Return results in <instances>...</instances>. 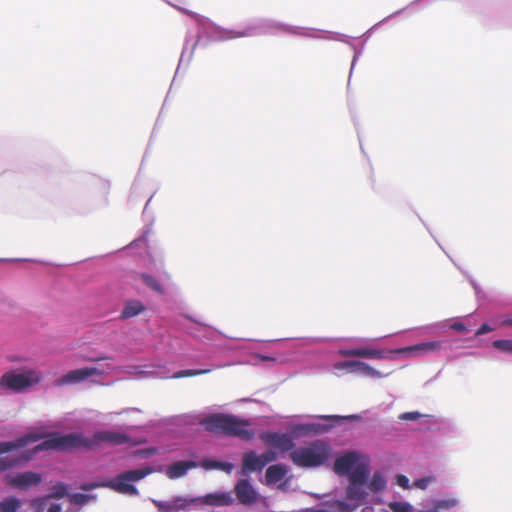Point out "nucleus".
Listing matches in <instances>:
<instances>
[{
	"mask_svg": "<svg viewBox=\"0 0 512 512\" xmlns=\"http://www.w3.org/2000/svg\"><path fill=\"white\" fill-rule=\"evenodd\" d=\"M201 425L208 432L237 437L246 441L252 439L255 435L254 431L248 428L250 426L248 420L239 419L232 414H212L204 418Z\"/></svg>",
	"mask_w": 512,
	"mask_h": 512,
	"instance_id": "1",
	"label": "nucleus"
},
{
	"mask_svg": "<svg viewBox=\"0 0 512 512\" xmlns=\"http://www.w3.org/2000/svg\"><path fill=\"white\" fill-rule=\"evenodd\" d=\"M151 473H153V469L147 466L140 469L122 472L111 480H108L101 484L83 486L82 488L87 490L95 487H105L120 494L135 496L138 495L139 492L133 483L142 480Z\"/></svg>",
	"mask_w": 512,
	"mask_h": 512,
	"instance_id": "2",
	"label": "nucleus"
},
{
	"mask_svg": "<svg viewBox=\"0 0 512 512\" xmlns=\"http://www.w3.org/2000/svg\"><path fill=\"white\" fill-rule=\"evenodd\" d=\"M330 446L321 440H315L309 445L299 447L289 454L292 462L299 467H318L324 464L330 456Z\"/></svg>",
	"mask_w": 512,
	"mask_h": 512,
	"instance_id": "3",
	"label": "nucleus"
},
{
	"mask_svg": "<svg viewBox=\"0 0 512 512\" xmlns=\"http://www.w3.org/2000/svg\"><path fill=\"white\" fill-rule=\"evenodd\" d=\"M76 448L92 449L91 439L82 433H69L65 435L51 433L48 435V439L34 448V452L44 450L67 451Z\"/></svg>",
	"mask_w": 512,
	"mask_h": 512,
	"instance_id": "4",
	"label": "nucleus"
},
{
	"mask_svg": "<svg viewBox=\"0 0 512 512\" xmlns=\"http://www.w3.org/2000/svg\"><path fill=\"white\" fill-rule=\"evenodd\" d=\"M41 381V374L33 369L22 373L8 371L0 377V387L4 390L21 393Z\"/></svg>",
	"mask_w": 512,
	"mask_h": 512,
	"instance_id": "5",
	"label": "nucleus"
},
{
	"mask_svg": "<svg viewBox=\"0 0 512 512\" xmlns=\"http://www.w3.org/2000/svg\"><path fill=\"white\" fill-rule=\"evenodd\" d=\"M90 439L92 442V448L98 446L100 443H109L111 445H137L139 443L137 441H133L128 435L113 430L97 431Z\"/></svg>",
	"mask_w": 512,
	"mask_h": 512,
	"instance_id": "6",
	"label": "nucleus"
},
{
	"mask_svg": "<svg viewBox=\"0 0 512 512\" xmlns=\"http://www.w3.org/2000/svg\"><path fill=\"white\" fill-rule=\"evenodd\" d=\"M102 370L97 367H83L74 369L63 375L58 381V385L76 384L82 382L92 376L101 375Z\"/></svg>",
	"mask_w": 512,
	"mask_h": 512,
	"instance_id": "7",
	"label": "nucleus"
},
{
	"mask_svg": "<svg viewBox=\"0 0 512 512\" xmlns=\"http://www.w3.org/2000/svg\"><path fill=\"white\" fill-rule=\"evenodd\" d=\"M391 353H395V350L388 351L385 349H375L371 347H358L340 351V354L344 357H363L370 359H384Z\"/></svg>",
	"mask_w": 512,
	"mask_h": 512,
	"instance_id": "8",
	"label": "nucleus"
},
{
	"mask_svg": "<svg viewBox=\"0 0 512 512\" xmlns=\"http://www.w3.org/2000/svg\"><path fill=\"white\" fill-rule=\"evenodd\" d=\"M42 481V476L39 473L32 471H25L8 478V484L20 490H26L31 486H36Z\"/></svg>",
	"mask_w": 512,
	"mask_h": 512,
	"instance_id": "9",
	"label": "nucleus"
},
{
	"mask_svg": "<svg viewBox=\"0 0 512 512\" xmlns=\"http://www.w3.org/2000/svg\"><path fill=\"white\" fill-rule=\"evenodd\" d=\"M238 501L243 505L254 504L258 499V493L247 479L239 480L234 488Z\"/></svg>",
	"mask_w": 512,
	"mask_h": 512,
	"instance_id": "10",
	"label": "nucleus"
},
{
	"mask_svg": "<svg viewBox=\"0 0 512 512\" xmlns=\"http://www.w3.org/2000/svg\"><path fill=\"white\" fill-rule=\"evenodd\" d=\"M442 347L441 341L422 342L412 346L399 348L395 350L397 354H412V355H427L440 350Z\"/></svg>",
	"mask_w": 512,
	"mask_h": 512,
	"instance_id": "11",
	"label": "nucleus"
},
{
	"mask_svg": "<svg viewBox=\"0 0 512 512\" xmlns=\"http://www.w3.org/2000/svg\"><path fill=\"white\" fill-rule=\"evenodd\" d=\"M261 439L282 452L289 451L294 446L293 440L288 434L269 432L261 435Z\"/></svg>",
	"mask_w": 512,
	"mask_h": 512,
	"instance_id": "12",
	"label": "nucleus"
},
{
	"mask_svg": "<svg viewBox=\"0 0 512 512\" xmlns=\"http://www.w3.org/2000/svg\"><path fill=\"white\" fill-rule=\"evenodd\" d=\"M336 369H345L349 372H360L372 377L380 376L374 368L362 361H345L335 365Z\"/></svg>",
	"mask_w": 512,
	"mask_h": 512,
	"instance_id": "13",
	"label": "nucleus"
},
{
	"mask_svg": "<svg viewBox=\"0 0 512 512\" xmlns=\"http://www.w3.org/2000/svg\"><path fill=\"white\" fill-rule=\"evenodd\" d=\"M197 466L198 463L192 460L177 461L166 468L165 474L169 479H178L185 476L188 470Z\"/></svg>",
	"mask_w": 512,
	"mask_h": 512,
	"instance_id": "14",
	"label": "nucleus"
},
{
	"mask_svg": "<svg viewBox=\"0 0 512 512\" xmlns=\"http://www.w3.org/2000/svg\"><path fill=\"white\" fill-rule=\"evenodd\" d=\"M358 461L356 452H348L345 455L338 457L334 463V471L338 475L348 474Z\"/></svg>",
	"mask_w": 512,
	"mask_h": 512,
	"instance_id": "15",
	"label": "nucleus"
},
{
	"mask_svg": "<svg viewBox=\"0 0 512 512\" xmlns=\"http://www.w3.org/2000/svg\"><path fill=\"white\" fill-rule=\"evenodd\" d=\"M202 503L215 507L230 506L234 503V498L231 492H216L205 495Z\"/></svg>",
	"mask_w": 512,
	"mask_h": 512,
	"instance_id": "16",
	"label": "nucleus"
},
{
	"mask_svg": "<svg viewBox=\"0 0 512 512\" xmlns=\"http://www.w3.org/2000/svg\"><path fill=\"white\" fill-rule=\"evenodd\" d=\"M261 455H257L254 451L246 452L242 459L243 472L261 471L264 468Z\"/></svg>",
	"mask_w": 512,
	"mask_h": 512,
	"instance_id": "17",
	"label": "nucleus"
},
{
	"mask_svg": "<svg viewBox=\"0 0 512 512\" xmlns=\"http://www.w3.org/2000/svg\"><path fill=\"white\" fill-rule=\"evenodd\" d=\"M366 484L349 482L346 489V498L356 504L362 503L368 496Z\"/></svg>",
	"mask_w": 512,
	"mask_h": 512,
	"instance_id": "18",
	"label": "nucleus"
},
{
	"mask_svg": "<svg viewBox=\"0 0 512 512\" xmlns=\"http://www.w3.org/2000/svg\"><path fill=\"white\" fill-rule=\"evenodd\" d=\"M286 473H287V469L284 465H282V464L271 465L266 470V474H265L266 481L269 484H275V483L281 481L285 477Z\"/></svg>",
	"mask_w": 512,
	"mask_h": 512,
	"instance_id": "19",
	"label": "nucleus"
},
{
	"mask_svg": "<svg viewBox=\"0 0 512 512\" xmlns=\"http://www.w3.org/2000/svg\"><path fill=\"white\" fill-rule=\"evenodd\" d=\"M370 475V469L366 464H358L349 475V481L366 484Z\"/></svg>",
	"mask_w": 512,
	"mask_h": 512,
	"instance_id": "20",
	"label": "nucleus"
},
{
	"mask_svg": "<svg viewBox=\"0 0 512 512\" xmlns=\"http://www.w3.org/2000/svg\"><path fill=\"white\" fill-rule=\"evenodd\" d=\"M145 310V306L140 301H130L127 302L124 309L121 312V318L128 319L138 314L142 313Z\"/></svg>",
	"mask_w": 512,
	"mask_h": 512,
	"instance_id": "21",
	"label": "nucleus"
},
{
	"mask_svg": "<svg viewBox=\"0 0 512 512\" xmlns=\"http://www.w3.org/2000/svg\"><path fill=\"white\" fill-rule=\"evenodd\" d=\"M366 485L371 492L377 493L386 488V480L380 472H375Z\"/></svg>",
	"mask_w": 512,
	"mask_h": 512,
	"instance_id": "22",
	"label": "nucleus"
},
{
	"mask_svg": "<svg viewBox=\"0 0 512 512\" xmlns=\"http://www.w3.org/2000/svg\"><path fill=\"white\" fill-rule=\"evenodd\" d=\"M138 276L148 288L158 294H164V289L161 283L155 277L147 273H139Z\"/></svg>",
	"mask_w": 512,
	"mask_h": 512,
	"instance_id": "23",
	"label": "nucleus"
},
{
	"mask_svg": "<svg viewBox=\"0 0 512 512\" xmlns=\"http://www.w3.org/2000/svg\"><path fill=\"white\" fill-rule=\"evenodd\" d=\"M21 502L16 497H7L0 502V512H17Z\"/></svg>",
	"mask_w": 512,
	"mask_h": 512,
	"instance_id": "24",
	"label": "nucleus"
},
{
	"mask_svg": "<svg viewBox=\"0 0 512 512\" xmlns=\"http://www.w3.org/2000/svg\"><path fill=\"white\" fill-rule=\"evenodd\" d=\"M202 467L205 468V469H221L227 473H230L233 468H234V465L232 463H229V462H220V461H203L202 462Z\"/></svg>",
	"mask_w": 512,
	"mask_h": 512,
	"instance_id": "25",
	"label": "nucleus"
},
{
	"mask_svg": "<svg viewBox=\"0 0 512 512\" xmlns=\"http://www.w3.org/2000/svg\"><path fill=\"white\" fill-rule=\"evenodd\" d=\"M52 495H48L45 497L35 498L31 501V507L34 512H46L52 498Z\"/></svg>",
	"mask_w": 512,
	"mask_h": 512,
	"instance_id": "26",
	"label": "nucleus"
},
{
	"mask_svg": "<svg viewBox=\"0 0 512 512\" xmlns=\"http://www.w3.org/2000/svg\"><path fill=\"white\" fill-rule=\"evenodd\" d=\"M212 369H189V370H181L176 372L172 378L178 379V378H184V377H192V376H198L203 375L211 372Z\"/></svg>",
	"mask_w": 512,
	"mask_h": 512,
	"instance_id": "27",
	"label": "nucleus"
},
{
	"mask_svg": "<svg viewBox=\"0 0 512 512\" xmlns=\"http://www.w3.org/2000/svg\"><path fill=\"white\" fill-rule=\"evenodd\" d=\"M458 501L455 498H447L437 500L434 503V510L432 512H438L439 510H447L457 506Z\"/></svg>",
	"mask_w": 512,
	"mask_h": 512,
	"instance_id": "28",
	"label": "nucleus"
},
{
	"mask_svg": "<svg viewBox=\"0 0 512 512\" xmlns=\"http://www.w3.org/2000/svg\"><path fill=\"white\" fill-rule=\"evenodd\" d=\"M493 347L499 351L505 352V353H512V340L505 339V340H495L492 343Z\"/></svg>",
	"mask_w": 512,
	"mask_h": 512,
	"instance_id": "29",
	"label": "nucleus"
},
{
	"mask_svg": "<svg viewBox=\"0 0 512 512\" xmlns=\"http://www.w3.org/2000/svg\"><path fill=\"white\" fill-rule=\"evenodd\" d=\"M388 506L393 512H412L411 505L406 502H390Z\"/></svg>",
	"mask_w": 512,
	"mask_h": 512,
	"instance_id": "30",
	"label": "nucleus"
},
{
	"mask_svg": "<svg viewBox=\"0 0 512 512\" xmlns=\"http://www.w3.org/2000/svg\"><path fill=\"white\" fill-rule=\"evenodd\" d=\"M434 481H435V478L432 476L424 477V478L416 479L413 482V486L415 488L425 490L428 487V485Z\"/></svg>",
	"mask_w": 512,
	"mask_h": 512,
	"instance_id": "31",
	"label": "nucleus"
},
{
	"mask_svg": "<svg viewBox=\"0 0 512 512\" xmlns=\"http://www.w3.org/2000/svg\"><path fill=\"white\" fill-rule=\"evenodd\" d=\"M358 506V504L351 505L345 501H337L335 504L339 512H353Z\"/></svg>",
	"mask_w": 512,
	"mask_h": 512,
	"instance_id": "32",
	"label": "nucleus"
},
{
	"mask_svg": "<svg viewBox=\"0 0 512 512\" xmlns=\"http://www.w3.org/2000/svg\"><path fill=\"white\" fill-rule=\"evenodd\" d=\"M421 416L422 415L417 411L405 412L399 415V419L405 421H415L418 420Z\"/></svg>",
	"mask_w": 512,
	"mask_h": 512,
	"instance_id": "33",
	"label": "nucleus"
},
{
	"mask_svg": "<svg viewBox=\"0 0 512 512\" xmlns=\"http://www.w3.org/2000/svg\"><path fill=\"white\" fill-rule=\"evenodd\" d=\"M261 458L264 466H266L268 463L273 462L277 459V454L274 451L269 450L261 454Z\"/></svg>",
	"mask_w": 512,
	"mask_h": 512,
	"instance_id": "34",
	"label": "nucleus"
},
{
	"mask_svg": "<svg viewBox=\"0 0 512 512\" xmlns=\"http://www.w3.org/2000/svg\"><path fill=\"white\" fill-rule=\"evenodd\" d=\"M396 483L403 489H408L410 487L409 479L405 475H398Z\"/></svg>",
	"mask_w": 512,
	"mask_h": 512,
	"instance_id": "35",
	"label": "nucleus"
},
{
	"mask_svg": "<svg viewBox=\"0 0 512 512\" xmlns=\"http://www.w3.org/2000/svg\"><path fill=\"white\" fill-rule=\"evenodd\" d=\"M156 506L160 512H172L174 506L169 503L158 502Z\"/></svg>",
	"mask_w": 512,
	"mask_h": 512,
	"instance_id": "36",
	"label": "nucleus"
},
{
	"mask_svg": "<svg viewBox=\"0 0 512 512\" xmlns=\"http://www.w3.org/2000/svg\"><path fill=\"white\" fill-rule=\"evenodd\" d=\"M491 330L492 328L488 324L484 323L478 328L476 335H483L490 332Z\"/></svg>",
	"mask_w": 512,
	"mask_h": 512,
	"instance_id": "37",
	"label": "nucleus"
},
{
	"mask_svg": "<svg viewBox=\"0 0 512 512\" xmlns=\"http://www.w3.org/2000/svg\"><path fill=\"white\" fill-rule=\"evenodd\" d=\"M46 512H62V507L58 503H50Z\"/></svg>",
	"mask_w": 512,
	"mask_h": 512,
	"instance_id": "38",
	"label": "nucleus"
},
{
	"mask_svg": "<svg viewBox=\"0 0 512 512\" xmlns=\"http://www.w3.org/2000/svg\"><path fill=\"white\" fill-rule=\"evenodd\" d=\"M451 328L456 330V331H459V332H463L466 330V326L461 323V322H455L451 325Z\"/></svg>",
	"mask_w": 512,
	"mask_h": 512,
	"instance_id": "39",
	"label": "nucleus"
},
{
	"mask_svg": "<svg viewBox=\"0 0 512 512\" xmlns=\"http://www.w3.org/2000/svg\"><path fill=\"white\" fill-rule=\"evenodd\" d=\"M259 358L262 361H274V362L276 361V358L270 357V356L259 355Z\"/></svg>",
	"mask_w": 512,
	"mask_h": 512,
	"instance_id": "40",
	"label": "nucleus"
},
{
	"mask_svg": "<svg viewBox=\"0 0 512 512\" xmlns=\"http://www.w3.org/2000/svg\"><path fill=\"white\" fill-rule=\"evenodd\" d=\"M57 489H59L60 491L56 493L57 496H63L65 494V487L63 485L61 486H58Z\"/></svg>",
	"mask_w": 512,
	"mask_h": 512,
	"instance_id": "41",
	"label": "nucleus"
},
{
	"mask_svg": "<svg viewBox=\"0 0 512 512\" xmlns=\"http://www.w3.org/2000/svg\"><path fill=\"white\" fill-rule=\"evenodd\" d=\"M503 325L512 326V318H508L502 322Z\"/></svg>",
	"mask_w": 512,
	"mask_h": 512,
	"instance_id": "42",
	"label": "nucleus"
},
{
	"mask_svg": "<svg viewBox=\"0 0 512 512\" xmlns=\"http://www.w3.org/2000/svg\"><path fill=\"white\" fill-rule=\"evenodd\" d=\"M110 359H111V357H109V356H105V357L97 358V359H95V361H100V360H110Z\"/></svg>",
	"mask_w": 512,
	"mask_h": 512,
	"instance_id": "43",
	"label": "nucleus"
}]
</instances>
